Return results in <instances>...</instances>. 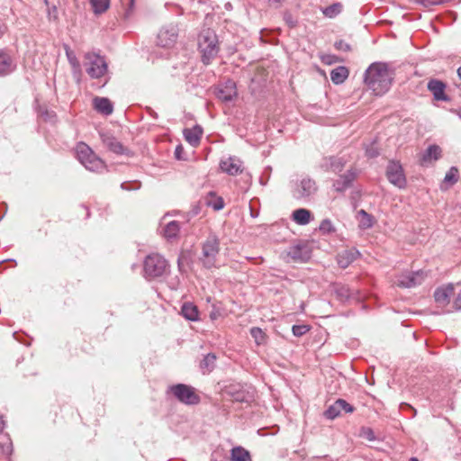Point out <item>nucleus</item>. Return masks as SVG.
I'll return each instance as SVG.
<instances>
[{
    "mask_svg": "<svg viewBox=\"0 0 461 461\" xmlns=\"http://www.w3.org/2000/svg\"><path fill=\"white\" fill-rule=\"evenodd\" d=\"M445 84L438 79H431L428 83V89L432 93L434 98L438 101H447L448 97L445 94Z\"/></svg>",
    "mask_w": 461,
    "mask_h": 461,
    "instance_id": "nucleus-17",
    "label": "nucleus"
},
{
    "mask_svg": "<svg viewBox=\"0 0 461 461\" xmlns=\"http://www.w3.org/2000/svg\"><path fill=\"white\" fill-rule=\"evenodd\" d=\"M310 330L309 325H294L292 328L293 334L295 337H302Z\"/></svg>",
    "mask_w": 461,
    "mask_h": 461,
    "instance_id": "nucleus-41",
    "label": "nucleus"
},
{
    "mask_svg": "<svg viewBox=\"0 0 461 461\" xmlns=\"http://www.w3.org/2000/svg\"><path fill=\"white\" fill-rule=\"evenodd\" d=\"M343 6L340 3L332 4L322 9V14L328 18H335L342 12Z\"/></svg>",
    "mask_w": 461,
    "mask_h": 461,
    "instance_id": "nucleus-35",
    "label": "nucleus"
},
{
    "mask_svg": "<svg viewBox=\"0 0 461 461\" xmlns=\"http://www.w3.org/2000/svg\"><path fill=\"white\" fill-rule=\"evenodd\" d=\"M225 393L231 397L232 401L239 402H249L253 398V395L240 385H230Z\"/></svg>",
    "mask_w": 461,
    "mask_h": 461,
    "instance_id": "nucleus-16",
    "label": "nucleus"
},
{
    "mask_svg": "<svg viewBox=\"0 0 461 461\" xmlns=\"http://www.w3.org/2000/svg\"><path fill=\"white\" fill-rule=\"evenodd\" d=\"M171 393L181 402L188 405L197 404L200 397L195 393L194 389L184 384H178L170 387Z\"/></svg>",
    "mask_w": 461,
    "mask_h": 461,
    "instance_id": "nucleus-7",
    "label": "nucleus"
},
{
    "mask_svg": "<svg viewBox=\"0 0 461 461\" xmlns=\"http://www.w3.org/2000/svg\"><path fill=\"white\" fill-rule=\"evenodd\" d=\"M90 4L95 14H102L110 7V0H90Z\"/></svg>",
    "mask_w": 461,
    "mask_h": 461,
    "instance_id": "nucleus-34",
    "label": "nucleus"
},
{
    "mask_svg": "<svg viewBox=\"0 0 461 461\" xmlns=\"http://www.w3.org/2000/svg\"><path fill=\"white\" fill-rule=\"evenodd\" d=\"M214 95L221 102L232 101L237 96L236 84L233 80L228 79L219 84L214 88Z\"/></svg>",
    "mask_w": 461,
    "mask_h": 461,
    "instance_id": "nucleus-10",
    "label": "nucleus"
},
{
    "mask_svg": "<svg viewBox=\"0 0 461 461\" xmlns=\"http://www.w3.org/2000/svg\"><path fill=\"white\" fill-rule=\"evenodd\" d=\"M216 356L209 353L204 356L203 359L200 363V368L203 374L210 373L215 366Z\"/></svg>",
    "mask_w": 461,
    "mask_h": 461,
    "instance_id": "nucleus-31",
    "label": "nucleus"
},
{
    "mask_svg": "<svg viewBox=\"0 0 461 461\" xmlns=\"http://www.w3.org/2000/svg\"><path fill=\"white\" fill-rule=\"evenodd\" d=\"M220 316V312L216 310H213L212 312H211L210 313V318L212 320H216L218 317Z\"/></svg>",
    "mask_w": 461,
    "mask_h": 461,
    "instance_id": "nucleus-50",
    "label": "nucleus"
},
{
    "mask_svg": "<svg viewBox=\"0 0 461 461\" xmlns=\"http://www.w3.org/2000/svg\"><path fill=\"white\" fill-rule=\"evenodd\" d=\"M338 406L341 411L351 413L354 411V407L343 399L337 400Z\"/></svg>",
    "mask_w": 461,
    "mask_h": 461,
    "instance_id": "nucleus-42",
    "label": "nucleus"
},
{
    "mask_svg": "<svg viewBox=\"0 0 461 461\" xmlns=\"http://www.w3.org/2000/svg\"><path fill=\"white\" fill-rule=\"evenodd\" d=\"M121 3L124 8L123 16L125 19H128L132 14L134 0H121Z\"/></svg>",
    "mask_w": 461,
    "mask_h": 461,
    "instance_id": "nucleus-40",
    "label": "nucleus"
},
{
    "mask_svg": "<svg viewBox=\"0 0 461 461\" xmlns=\"http://www.w3.org/2000/svg\"><path fill=\"white\" fill-rule=\"evenodd\" d=\"M338 177L333 181L334 191L343 193L348 189L357 178V171L354 168L348 169L345 173L337 174Z\"/></svg>",
    "mask_w": 461,
    "mask_h": 461,
    "instance_id": "nucleus-13",
    "label": "nucleus"
},
{
    "mask_svg": "<svg viewBox=\"0 0 461 461\" xmlns=\"http://www.w3.org/2000/svg\"><path fill=\"white\" fill-rule=\"evenodd\" d=\"M205 203L215 211H220L224 207L222 197L216 195L213 192L208 193L205 197Z\"/></svg>",
    "mask_w": 461,
    "mask_h": 461,
    "instance_id": "nucleus-30",
    "label": "nucleus"
},
{
    "mask_svg": "<svg viewBox=\"0 0 461 461\" xmlns=\"http://www.w3.org/2000/svg\"><path fill=\"white\" fill-rule=\"evenodd\" d=\"M292 218L297 224L306 225L312 219V215L309 210L301 208L294 211Z\"/></svg>",
    "mask_w": 461,
    "mask_h": 461,
    "instance_id": "nucleus-24",
    "label": "nucleus"
},
{
    "mask_svg": "<svg viewBox=\"0 0 461 461\" xmlns=\"http://www.w3.org/2000/svg\"><path fill=\"white\" fill-rule=\"evenodd\" d=\"M316 182L310 177H303L294 187V196L296 199L309 198L317 192Z\"/></svg>",
    "mask_w": 461,
    "mask_h": 461,
    "instance_id": "nucleus-12",
    "label": "nucleus"
},
{
    "mask_svg": "<svg viewBox=\"0 0 461 461\" xmlns=\"http://www.w3.org/2000/svg\"><path fill=\"white\" fill-rule=\"evenodd\" d=\"M220 168L230 176H236L243 171L242 162L236 157H229L221 160Z\"/></svg>",
    "mask_w": 461,
    "mask_h": 461,
    "instance_id": "nucleus-14",
    "label": "nucleus"
},
{
    "mask_svg": "<svg viewBox=\"0 0 461 461\" xmlns=\"http://www.w3.org/2000/svg\"><path fill=\"white\" fill-rule=\"evenodd\" d=\"M341 413V411L340 409L339 408L338 406V402L337 401L332 404L330 405L324 412V416L327 418V419H330V420H334L335 418H337L338 416H339Z\"/></svg>",
    "mask_w": 461,
    "mask_h": 461,
    "instance_id": "nucleus-38",
    "label": "nucleus"
},
{
    "mask_svg": "<svg viewBox=\"0 0 461 461\" xmlns=\"http://www.w3.org/2000/svg\"><path fill=\"white\" fill-rule=\"evenodd\" d=\"M410 461H419L416 457H411Z\"/></svg>",
    "mask_w": 461,
    "mask_h": 461,
    "instance_id": "nucleus-55",
    "label": "nucleus"
},
{
    "mask_svg": "<svg viewBox=\"0 0 461 461\" xmlns=\"http://www.w3.org/2000/svg\"><path fill=\"white\" fill-rule=\"evenodd\" d=\"M457 114H458L459 118L461 119V111H459V112L457 113Z\"/></svg>",
    "mask_w": 461,
    "mask_h": 461,
    "instance_id": "nucleus-57",
    "label": "nucleus"
},
{
    "mask_svg": "<svg viewBox=\"0 0 461 461\" xmlns=\"http://www.w3.org/2000/svg\"><path fill=\"white\" fill-rule=\"evenodd\" d=\"M182 315L189 321H196L198 320L199 312L197 307L191 303H185L183 304L181 309Z\"/></svg>",
    "mask_w": 461,
    "mask_h": 461,
    "instance_id": "nucleus-29",
    "label": "nucleus"
},
{
    "mask_svg": "<svg viewBox=\"0 0 461 461\" xmlns=\"http://www.w3.org/2000/svg\"><path fill=\"white\" fill-rule=\"evenodd\" d=\"M220 242L216 236L211 235L204 241L202 249V261L205 267L211 268L216 266V258L219 254Z\"/></svg>",
    "mask_w": 461,
    "mask_h": 461,
    "instance_id": "nucleus-6",
    "label": "nucleus"
},
{
    "mask_svg": "<svg viewBox=\"0 0 461 461\" xmlns=\"http://www.w3.org/2000/svg\"><path fill=\"white\" fill-rule=\"evenodd\" d=\"M176 38L177 32L175 27H164L158 34V44L167 48L176 42Z\"/></svg>",
    "mask_w": 461,
    "mask_h": 461,
    "instance_id": "nucleus-15",
    "label": "nucleus"
},
{
    "mask_svg": "<svg viewBox=\"0 0 461 461\" xmlns=\"http://www.w3.org/2000/svg\"><path fill=\"white\" fill-rule=\"evenodd\" d=\"M332 58H333V57H331V56H328L327 58H324V59H323V61H324L325 63H329V64H330V63L332 62V60H331V59H332Z\"/></svg>",
    "mask_w": 461,
    "mask_h": 461,
    "instance_id": "nucleus-52",
    "label": "nucleus"
},
{
    "mask_svg": "<svg viewBox=\"0 0 461 461\" xmlns=\"http://www.w3.org/2000/svg\"><path fill=\"white\" fill-rule=\"evenodd\" d=\"M441 156V149L438 145L429 146L422 156V161L437 160Z\"/></svg>",
    "mask_w": 461,
    "mask_h": 461,
    "instance_id": "nucleus-32",
    "label": "nucleus"
},
{
    "mask_svg": "<svg viewBox=\"0 0 461 461\" xmlns=\"http://www.w3.org/2000/svg\"><path fill=\"white\" fill-rule=\"evenodd\" d=\"M358 226L362 230L370 229L375 222L374 217L361 209L357 212Z\"/></svg>",
    "mask_w": 461,
    "mask_h": 461,
    "instance_id": "nucleus-28",
    "label": "nucleus"
},
{
    "mask_svg": "<svg viewBox=\"0 0 461 461\" xmlns=\"http://www.w3.org/2000/svg\"><path fill=\"white\" fill-rule=\"evenodd\" d=\"M167 261L159 254H150L146 257L143 263V273L146 279L159 278L168 272Z\"/></svg>",
    "mask_w": 461,
    "mask_h": 461,
    "instance_id": "nucleus-3",
    "label": "nucleus"
},
{
    "mask_svg": "<svg viewBox=\"0 0 461 461\" xmlns=\"http://www.w3.org/2000/svg\"><path fill=\"white\" fill-rule=\"evenodd\" d=\"M163 221H165V218ZM160 226L162 227V234L167 240L176 238L180 230V224L176 221H162Z\"/></svg>",
    "mask_w": 461,
    "mask_h": 461,
    "instance_id": "nucleus-20",
    "label": "nucleus"
},
{
    "mask_svg": "<svg viewBox=\"0 0 461 461\" xmlns=\"http://www.w3.org/2000/svg\"><path fill=\"white\" fill-rule=\"evenodd\" d=\"M66 55H67L69 64L72 66L74 70L80 71V63H79L78 59H77L75 53L72 50H70L68 48H67Z\"/></svg>",
    "mask_w": 461,
    "mask_h": 461,
    "instance_id": "nucleus-39",
    "label": "nucleus"
},
{
    "mask_svg": "<svg viewBox=\"0 0 461 461\" xmlns=\"http://www.w3.org/2000/svg\"><path fill=\"white\" fill-rule=\"evenodd\" d=\"M102 143L105 149L116 155L131 156V150L108 132H100Z\"/></svg>",
    "mask_w": 461,
    "mask_h": 461,
    "instance_id": "nucleus-9",
    "label": "nucleus"
},
{
    "mask_svg": "<svg viewBox=\"0 0 461 461\" xmlns=\"http://www.w3.org/2000/svg\"><path fill=\"white\" fill-rule=\"evenodd\" d=\"M202 135L203 129L199 125H196L191 129H185L184 131V136L185 140L193 147H197L199 145Z\"/></svg>",
    "mask_w": 461,
    "mask_h": 461,
    "instance_id": "nucleus-21",
    "label": "nucleus"
},
{
    "mask_svg": "<svg viewBox=\"0 0 461 461\" xmlns=\"http://www.w3.org/2000/svg\"><path fill=\"white\" fill-rule=\"evenodd\" d=\"M49 1H50V0H44V3H45V5H49Z\"/></svg>",
    "mask_w": 461,
    "mask_h": 461,
    "instance_id": "nucleus-56",
    "label": "nucleus"
},
{
    "mask_svg": "<svg viewBox=\"0 0 461 461\" xmlns=\"http://www.w3.org/2000/svg\"><path fill=\"white\" fill-rule=\"evenodd\" d=\"M454 294L453 285H448L445 287L438 288L434 293L435 301L441 305H447L449 303L450 297Z\"/></svg>",
    "mask_w": 461,
    "mask_h": 461,
    "instance_id": "nucleus-19",
    "label": "nucleus"
},
{
    "mask_svg": "<svg viewBox=\"0 0 461 461\" xmlns=\"http://www.w3.org/2000/svg\"><path fill=\"white\" fill-rule=\"evenodd\" d=\"M230 461H251L249 452L242 447H235L230 450Z\"/></svg>",
    "mask_w": 461,
    "mask_h": 461,
    "instance_id": "nucleus-27",
    "label": "nucleus"
},
{
    "mask_svg": "<svg viewBox=\"0 0 461 461\" xmlns=\"http://www.w3.org/2000/svg\"><path fill=\"white\" fill-rule=\"evenodd\" d=\"M457 74H458V77L461 79V67L457 69Z\"/></svg>",
    "mask_w": 461,
    "mask_h": 461,
    "instance_id": "nucleus-54",
    "label": "nucleus"
},
{
    "mask_svg": "<svg viewBox=\"0 0 461 461\" xmlns=\"http://www.w3.org/2000/svg\"><path fill=\"white\" fill-rule=\"evenodd\" d=\"M284 20L290 28H294L297 25V20L289 12L285 13Z\"/></svg>",
    "mask_w": 461,
    "mask_h": 461,
    "instance_id": "nucleus-43",
    "label": "nucleus"
},
{
    "mask_svg": "<svg viewBox=\"0 0 461 461\" xmlns=\"http://www.w3.org/2000/svg\"><path fill=\"white\" fill-rule=\"evenodd\" d=\"M121 187L124 190H137L140 187L139 182H133L132 184L124 182L121 185Z\"/></svg>",
    "mask_w": 461,
    "mask_h": 461,
    "instance_id": "nucleus-45",
    "label": "nucleus"
},
{
    "mask_svg": "<svg viewBox=\"0 0 461 461\" xmlns=\"http://www.w3.org/2000/svg\"><path fill=\"white\" fill-rule=\"evenodd\" d=\"M348 69L346 67L339 66L330 72V79L334 84L339 85L348 78Z\"/></svg>",
    "mask_w": 461,
    "mask_h": 461,
    "instance_id": "nucleus-26",
    "label": "nucleus"
},
{
    "mask_svg": "<svg viewBox=\"0 0 461 461\" xmlns=\"http://www.w3.org/2000/svg\"><path fill=\"white\" fill-rule=\"evenodd\" d=\"M76 154L79 162L90 171L98 172L105 167L104 162L84 142L77 145Z\"/></svg>",
    "mask_w": 461,
    "mask_h": 461,
    "instance_id": "nucleus-4",
    "label": "nucleus"
},
{
    "mask_svg": "<svg viewBox=\"0 0 461 461\" xmlns=\"http://www.w3.org/2000/svg\"><path fill=\"white\" fill-rule=\"evenodd\" d=\"M330 165L328 169L335 174H340L346 165V160L343 158H330Z\"/></svg>",
    "mask_w": 461,
    "mask_h": 461,
    "instance_id": "nucleus-33",
    "label": "nucleus"
},
{
    "mask_svg": "<svg viewBox=\"0 0 461 461\" xmlns=\"http://www.w3.org/2000/svg\"><path fill=\"white\" fill-rule=\"evenodd\" d=\"M425 278L423 271L407 272L398 276L394 281L397 286L411 288L420 285Z\"/></svg>",
    "mask_w": 461,
    "mask_h": 461,
    "instance_id": "nucleus-11",
    "label": "nucleus"
},
{
    "mask_svg": "<svg viewBox=\"0 0 461 461\" xmlns=\"http://www.w3.org/2000/svg\"><path fill=\"white\" fill-rule=\"evenodd\" d=\"M386 176L391 184L398 188H405L407 185L406 176L400 162L391 160L386 167Z\"/></svg>",
    "mask_w": 461,
    "mask_h": 461,
    "instance_id": "nucleus-8",
    "label": "nucleus"
},
{
    "mask_svg": "<svg viewBox=\"0 0 461 461\" xmlns=\"http://www.w3.org/2000/svg\"><path fill=\"white\" fill-rule=\"evenodd\" d=\"M84 66L86 73L93 78H99L107 71V64L104 57L94 52L86 53Z\"/></svg>",
    "mask_w": 461,
    "mask_h": 461,
    "instance_id": "nucleus-5",
    "label": "nucleus"
},
{
    "mask_svg": "<svg viewBox=\"0 0 461 461\" xmlns=\"http://www.w3.org/2000/svg\"><path fill=\"white\" fill-rule=\"evenodd\" d=\"M359 252L355 249L344 250L338 254L337 262L341 268L348 267L353 261L359 257Z\"/></svg>",
    "mask_w": 461,
    "mask_h": 461,
    "instance_id": "nucleus-18",
    "label": "nucleus"
},
{
    "mask_svg": "<svg viewBox=\"0 0 461 461\" xmlns=\"http://www.w3.org/2000/svg\"><path fill=\"white\" fill-rule=\"evenodd\" d=\"M7 32V26L6 24L0 21V39Z\"/></svg>",
    "mask_w": 461,
    "mask_h": 461,
    "instance_id": "nucleus-48",
    "label": "nucleus"
},
{
    "mask_svg": "<svg viewBox=\"0 0 461 461\" xmlns=\"http://www.w3.org/2000/svg\"><path fill=\"white\" fill-rule=\"evenodd\" d=\"M48 7V18L49 20L56 21L58 20L59 13L58 9L55 5L50 6V4L47 5Z\"/></svg>",
    "mask_w": 461,
    "mask_h": 461,
    "instance_id": "nucleus-44",
    "label": "nucleus"
},
{
    "mask_svg": "<svg viewBox=\"0 0 461 461\" xmlns=\"http://www.w3.org/2000/svg\"><path fill=\"white\" fill-rule=\"evenodd\" d=\"M4 424H5V423H4V420H3V417H2V416H0V431L3 429V428H4Z\"/></svg>",
    "mask_w": 461,
    "mask_h": 461,
    "instance_id": "nucleus-53",
    "label": "nucleus"
},
{
    "mask_svg": "<svg viewBox=\"0 0 461 461\" xmlns=\"http://www.w3.org/2000/svg\"><path fill=\"white\" fill-rule=\"evenodd\" d=\"M95 109L103 114L109 115L113 113V105L109 99L95 97L93 101Z\"/></svg>",
    "mask_w": 461,
    "mask_h": 461,
    "instance_id": "nucleus-23",
    "label": "nucleus"
},
{
    "mask_svg": "<svg viewBox=\"0 0 461 461\" xmlns=\"http://www.w3.org/2000/svg\"><path fill=\"white\" fill-rule=\"evenodd\" d=\"M454 308L456 310H461V290L454 301Z\"/></svg>",
    "mask_w": 461,
    "mask_h": 461,
    "instance_id": "nucleus-47",
    "label": "nucleus"
},
{
    "mask_svg": "<svg viewBox=\"0 0 461 461\" xmlns=\"http://www.w3.org/2000/svg\"><path fill=\"white\" fill-rule=\"evenodd\" d=\"M15 65L11 56L5 50H0V76L7 75L13 72Z\"/></svg>",
    "mask_w": 461,
    "mask_h": 461,
    "instance_id": "nucleus-22",
    "label": "nucleus"
},
{
    "mask_svg": "<svg viewBox=\"0 0 461 461\" xmlns=\"http://www.w3.org/2000/svg\"><path fill=\"white\" fill-rule=\"evenodd\" d=\"M335 47H336V49H337V50H343V51H348V50H350V46H349L347 42H345V41H337V42L335 43Z\"/></svg>",
    "mask_w": 461,
    "mask_h": 461,
    "instance_id": "nucleus-46",
    "label": "nucleus"
},
{
    "mask_svg": "<svg viewBox=\"0 0 461 461\" xmlns=\"http://www.w3.org/2000/svg\"><path fill=\"white\" fill-rule=\"evenodd\" d=\"M392 79V74L384 63H373L365 74V83L376 95H382L390 89Z\"/></svg>",
    "mask_w": 461,
    "mask_h": 461,
    "instance_id": "nucleus-1",
    "label": "nucleus"
},
{
    "mask_svg": "<svg viewBox=\"0 0 461 461\" xmlns=\"http://www.w3.org/2000/svg\"><path fill=\"white\" fill-rule=\"evenodd\" d=\"M458 179H459L458 169L456 167H452L447 172V174L441 183L440 188L442 190L447 189L450 186H452L453 185H455L458 181Z\"/></svg>",
    "mask_w": 461,
    "mask_h": 461,
    "instance_id": "nucleus-25",
    "label": "nucleus"
},
{
    "mask_svg": "<svg viewBox=\"0 0 461 461\" xmlns=\"http://www.w3.org/2000/svg\"><path fill=\"white\" fill-rule=\"evenodd\" d=\"M339 294L343 297H348L349 296L348 289L346 287H341V289L339 291Z\"/></svg>",
    "mask_w": 461,
    "mask_h": 461,
    "instance_id": "nucleus-49",
    "label": "nucleus"
},
{
    "mask_svg": "<svg viewBox=\"0 0 461 461\" xmlns=\"http://www.w3.org/2000/svg\"><path fill=\"white\" fill-rule=\"evenodd\" d=\"M366 154L368 155V157H375V156H376L377 153L375 152L374 150L367 149Z\"/></svg>",
    "mask_w": 461,
    "mask_h": 461,
    "instance_id": "nucleus-51",
    "label": "nucleus"
},
{
    "mask_svg": "<svg viewBox=\"0 0 461 461\" xmlns=\"http://www.w3.org/2000/svg\"><path fill=\"white\" fill-rule=\"evenodd\" d=\"M250 334L258 345H261L266 342V334L260 328H252L250 330Z\"/></svg>",
    "mask_w": 461,
    "mask_h": 461,
    "instance_id": "nucleus-37",
    "label": "nucleus"
},
{
    "mask_svg": "<svg viewBox=\"0 0 461 461\" xmlns=\"http://www.w3.org/2000/svg\"><path fill=\"white\" fill-rule=\"evenodd\" d=\"M198 49L202 54V61L209 65L219 52L218 39L213 31L205 29L198 36Z\"/></svg>",
    "mask_w": 461,
    "mask_h": 461,
    "instance_id": "nucleus-2",
    "label": "nucleus"
},
{
    "mask_svg": "<svg viewBox=\"0 0 461 461\" xmlns=\"http://www.w3.org/2000/svg\"><path fill=\"white\" fill-rule=\"evenodd\" d=\"M319 230L321 234L328 235L336 232V228L330 219H324L320 224Z\"/></svg>",
    "mask_w": 461,
    "mask_h": 461,
    "instance_id": "nucleus-36",
    "label": "nucleus"
}]
</instances>
